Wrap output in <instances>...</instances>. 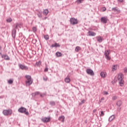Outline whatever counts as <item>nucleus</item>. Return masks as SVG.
Listing matches in <instances>:
<instances>
[{
	"instance_id": "nucleus-36",
	"label": "nucleus",
	"mask_w": 127,
	"mask_h": 127,
	"mask_svg": "<svg viewBox=\"0 0 127 127\" xmlns=\"http://www.w3.org/2000/svg\"><path fill=\"white\" fill-rule=\"evenodd\" d=\"M82 1H83V0H77L76 2H77V3H82Z\"/></svg>"
},
{
	"instance_id": "nucleus-41",
	"label": "nucleus",
	"mask_w": 127,
	"mask_h": 127,
	"mask_svg": "<svg viewBox=\"0 0 127 127\" xmlns=\"http://www.w3.org/2000/svg\"><path fill=\"white\" fill-rule=\"evenodd\" d=\"M44 72H48V68L46 67L45 69H44Z\"/></svg>"
},
{
	"instance_id": "nucleus-38",
	"label": "nucleus",
	"mask_w": 127,
	"mask_h": 127,
	"mask_svg": "<svg viewBox=\"0 0 127 127\" xmlns=\"http://www.w3.org/2000/svg\"><path fill=\"white\" fill-rule=\"evenodd\" d=\"M104 100H105V98L102 97L101 100H99L100 103H102L103 102V101H104Z\"/></svg>"
},
{
	"instance_id": "nucleus-6",
	"label": "nucleus",
	"mask_w": 127,
	"mask_h": 127,
	"mask_svg": "<svg viewBox=\"0 0 127 127\" xmlns=\"http://www.w3.org/2000/svg\"><path fill=\"white\" fill-rule=\"evenodd\" d=\"M50 120H51V118L50 117H44L42 118L41 121L43 123H49L50 122Z\"/></svg>"
},
{
	"instance_id": "nucleus-5",
	"label": "nucleus",
	"mask_w": 127,
	"mask_h": 127,
	"mask_svg": "<svg viewBox=\"0 0 127 127\" xmlns=\"http://www.w3.org/2000/svg\"><path fill=\"white\" fill-rule=\"evenodd\" d=\"M70 23L72 25H75V24H78V20H77V19H75V18H71L70 19Z\"/></svg>"
},
{
	"instance_id": "nucleus-4",
	"label": "nucleus",
	"mask_w": 127,
	"mask_h": 127,
	"mask_svg": "<svg viewBox=\"0 0 127 127\" xmlns=\"http://www.w3.org/2000/svg\"><path fill=\"white\" fill-rule=\"evenodd\" d=\"M2 113L4 116H8V115H10L12 114V110L11 109L4 110L3 111Z\"/></svg>"
},
{
	"instance_id": "nucleus-46",
	"label": "nucleus",
	"mask_w": 127,
	"mask_h": 127,
	"mask_svg": "<svg viewBox=\"0 0 127 127\" xmlns=\"http://www.w3.org/2000/svg\"><path fill=\"white\" fill-rule=\"evenodd\" d=\"M44 95H45V93H43V94H40V97L42 98H43L44 97Z\"/></svg>"
},
{
	"instance_id": "nucleus-11",
	"label": "nucleus",
	"mask_w": 127,
	"mask_h": 127,
	"mask_svg": "<svg viewBox=\"0 0 127 127\" xmlns=\"http://www.w3.org/2000/svg\"><path fill=\"white\" fill-rule=\"evenodd\" d=\"M87 34L89 36H96V33L91 31H88Z\"/></svg>"
},
{
	"instance_id": "nucleus-12",
	"label": "nucleus",
	"mask_w": 127,
	"mask_h": 127,
	"mask_svg": "<svg viewBox=\"0 0 127 127\" xmlns=\"http://www.w3.org/2000/svg\"><path fill=\"white\" fill-rule=\"evenodd\" d=\"M1 58H4L5 60H9L10 58L7 55H3L2 54L1 55Z\"/></svg>"
},
{
	"instance_id": "nucleus-39",
	"label": "nucleus",
	"mask_w": 127,
	"mask_h": 127,
	"mask_svg": "<svg viewBox=\"0 0 127 127\" xmlns=\"http://www.w3.org/2000/svg\"><path fill=\"white\" fill-rule=\"evenodd\" d=\"M107 8L105 7H103L102 9V11H106Z\"/></svg>"
},
{
	"instance_id": "nucleus-18",
	"label": "nucleus",
	"mask_w": 127,
	"mask_h": 127,
	"mask_svg": "<svg viewBox=\"0 0 127 127\" xmlns=\"http://www.w3.org/2000/svg\"><path fill=\"white\" fill-rule=\"evenodd\" d=\"M113 120H115V115H112L109 118V121L112 122Z\"/></svg>"
},
{
	"instance_id": "nucleus-17",
	"label": "nucleus",
	"mask_w": 127,
	"mask_h": 127,
	"mask_svg": "<svg viewBox=\"0 0 127 127\" xmlns=\"http://www.w3.org/2000/svg\"><path fill=\"white\" fill-rule=\"evenodd\" d=\"M116 105L118 107H121V106H122V105H123V102L121 100H119L117 101Z\"/></svg>"
},
{
	"instance_id": "nucleus-51",
	"label": "nucleus",
	"mask_w": 127,
	"mask_h": 127,
	"mask_svg": "<svg viewBox=\"0 0 127 127\" xmlns=\"http://www.w3.org/2000/svg\"><path fill=\"white\" fill-rule=\"evenodd\" d=\"M46 18H47V17H46L44 18V19H46Z\"/></svg>"
},
{
	"instance_id": "nucleus-22",
	"label": "nucleus",
	"mask_w": 127,
	"mask_h": 127,
	"mask_svg": "<svg viewBox=\"0 0 127 127\" xmlns=\"http://www.w3.org/2000/svg\"><path fill=\"white\" fill-rule=\"evenodd\" d=\"M49 12V11H48V9H46L44 10L43 13L45 15H47Z\"/></svg>"
},
{
	"instance_id": "nucleus-43",
	"label": "nucleus",
	"mask_w": 127,
	"mask_h": 127,
	"mask_svg": "<svg viewBox=\"0 0 127 127\" xmlns=\"http://www.w3.org/2000/svg\"><path fill=\"white\" fill-rule=\"evenodd\" d=\"M124 73H127V68L125 67L124 68Z\"/></svg>"
},
{
	"instance_id": "nucleus-29",
	"label": "nucleus",
	"mask_w": 127,
	"mask_h": 127,
	"mask_svg": "<svg viewBox=\"0 0 127 127\" xmlns=\"http://www.w3.org/2000/svg\"><path fill=\"white\" fill-rule=\"evenodd\" d=\"M25 77L26 78L27 80H32V78H31V76L30 75H26Z\"/></svg>"
},
{
	"instance_id": "nucleus-33",
	"label": "nucleus",
	"mask_w": 127,
	"mask_h": 127,
	"mask_svg": "<svg viewBox=\"0 0 127 127\" xmlns=\"http://www.w3.org/2000/svg\"><path fill=\"white\" fill-rule=\"evenodd\" d=\"M8 84H12V83H13V80H12V79H9V80L8 81Z\"/></svg>"
},
{
	"instance_id": "nucleus-20",
	"label": "nucleus",
	"mask_w": 127,
	"mask_h": 127,
	"mask_svg": "<svg viewBox=\"0 0 127 127\" xmlns=\"http://www.w3.org/2000/svg\"><path fill=\"white\" fill-rule=\"evenodd\" d=\"M56 56L57 57H61V56H62V53H61V52H58L56 54Z\"/></svg>"
},
{
	"instance_id": "nucleus-35",
	"label": "nucleus",
	"mask_w": 127,
	"mask_h": 127,
	"mask_svg": "<svg viewBox=\"0 0 127 127\" xmlns=\"http://www.w3.org/2000/svg\"><path fill=\"white\" fill-rule=\"evenodd\" d=\"M37 15L39 17L41 18L42 17V14H41V12H39V13L37 14Z\"/></svg>"
},
{
	"instance_id": "nucleus-34",
	"label": "nucleus",
	"mask_w": 127,
	"mask_h": 127,
	"mask_svg": "<svg viewBox=\"0 0 127 127\" xmlns=\"http://www.w3.org/2000/svg\"><path fill=\"white\" fill-rule=\"evenodd\" d=\"M100 117H104L105 116V113H104V111L101 112V114L100 115Z\"/></svg>"
},
{
	"instance_id": "nucleus-8",
	"label": "nucleus",
	"mask_w": 127,
	"mask_h": 127,
	"mask_svg": "<svg viewBox=\"0 0 127 127\" xmlns=\"http://www.w3.org/2000/svg\"><path fill=\"white\" fill-rule=\"evenodd\" d=\"M86 73H87L88 75H90V76H94V75H95V73H94V71L91 69H87L86 70Z\"/></svg>"
},
{
	"instance_id": "nucleus-26",
	"label": "nucleus",
	"mask_w": 127,
	"mask_h": 127,
	"mask_svg": "<svg viewBox=\"0 0 127 127\" xmlns=\"http://www.w3.org/2000/svg\"><path fill=\"white\" fill-rule=\"evenodd\" d=\"M100 75L101 76V77H102L103 78H105L106 77V73H105V72L102 71L100 73Z\"/></svg>"
},
{
	"instance_id": "nucleus-21",
	"label": "nucleus",
	"mask_w": 127,
	"mask_h": 127,
	"mask_svg": "<svg viewBox=\"0 0 127 127\" xmlns=\"http://www.w3.org/2000/svg\"><path fill=\"white\" fill-rule=\"evenodd\" d=\"M118 69V65H114L112 66V71H115L116 70Z\"/></svg>"
},
{
	"instance_id": "nucleus-47",
	"label": "nucleus",
	"mask_w": 127,
	"mask_h": 127,
	"mask_svg": "<svg viewBox=\"0 0 127 127\" xmlns=\"http://www.w3.org/2000/svg\"><path fill=\"white\" fill-rule=\"evenodd\" d=\"M118 1H119L120 2H123V0H118Z\"/></svg>"
},
{
	"instance_id": "nucleus-45",
	"label": "nucleus",
	"mask_w": 127,
	"mask_h": 127,
	"mask_svg": "<svg viewBox=\"0 0 127 127\" xmlns=\"http://www.w3.org/2000/svg\"><path fill=\"white\" fill-rule=\"evenodd\" d=\"M19 24H16V26H15V29H16L17 28V27L19 26Z\"/></svg>"
},
{
	"instance_id": "nucleus-28",
	"label": "nucleus",
	"mask_w": 127,
	"mask_h": 127,
	"mask_svg": "<svg viewBox=\"0 0 127 127\" xmlns=\"http://www.w3.org/2000/svg\"><path fill=\"white\" fill-rule=\"evenodd\" d=\"M81 49V48H80V47L77 46L75 48V51L76 52H79V51H80V50Z\"/></svg>"
},
{
	"instance_id": "nucleus-49",
	"label": "nucleus",
	"mask_w": 127,
	"mask_h": 127,
	"mask_svg": "<svg viewBox=\"0 0 127 127\" xmlns=\"http://www.w3.org/2000/svg\"><path fill=\"white\" fill-rule=\"evenodd\" d=\"M93 112V113H96V112H97V110L94 109Z\"/></svg>"
},
{
	"instance_id": "nucleus-13",
	"label": "nucleus",
	"mask_w": 127,
	"mask_h": 127,
	"mask_svg": "<svg viewBox=\"0 0 127 127\" xmlns=\"http://www.w3.org/2000/svg\"><path fill=\"white\" fill-rule=\"evenodd\" d=\"M59 121L62 122V123H64V122L65 121V117L64 116H60L59 118Z\"/></svg>"
},
{
	"instance_id": "nucleus-1",
	"label": "nucleus",
	"mask_w": 127,
	"mask_h": 127,
	"mask_svg": "<svg viewBox=\"0 0 127 127\" xmlns=\"http://www.w3.org/2000/svg\"><path fill=\"white\" fill-rule=\"evenodd\" d=\"M119 83L121 87L124 86V80H123V73H119L118 76Z\"/></svg>"
},
{
	"instance_id": "nucleus-3",
	"label": "nucleus",
	"mask_w": 127,
	"mask_h": 127,
	"mask_svg": "<svg viewBox=\"0 0 127 127\" xmlns=\"http://www.w3.org/2000/svg\"><path fill=\"white\" fill-rule=\"evenodd\" d=\"M18 112L22 114H25V115H28V112H26V108L24 107H21L18 109Z\"/></svg>"
},
{
	"instance_id": "nucleus-19",
	"label": "nucleus",
	"mask_w": 127,
	"mask_h": 127,
	"mask_svg": "<svg viewBox=\"0 0 127 127\" xmlns=\"http://www.w3.org/2000/svg\"><path fill=\"white\" fill-rule=\"evenodd\" d=\"M112 10L114 11V12H119V9L117 7L112 8Z\"/></svg>"
},
{
	"instance_id": "nucleus-25",
	"label": "nucleus",
	"mask_w": 127,
	"mask_h": 127,
	"mask_svg": "<svg viewBox=\"0 0 127 127\" xmlns=\"http://www.w3.org/2000/svg\"><path fill=\"white\" fill-rule=\"evenodd\" d=\"M40 94V92L39 91H37L34 93H32L33 96H34V97H35V96H37L38 95H39Z\"/></svg>"
},
{
	"instance_id": "nucleus-15",
	"label": "nucleus",
	"mask_w": 127,
	"mask_h": 127,
	"mask_svg": "<svg viewBox=\"0 0 127 127\" xmlns=\"http://www.w3.org/2000/svg\"><path fill=\"white\" fill-rule=\"evenodd\" d=\"M96 39L98 42H99V43H101L102 42V41H103V38H102V37L100 36L96 37Z\"/></svg>"
},
{
	"instance_id": "nucleus-27",
	"label": "nucleus",
	"mask_w": 127,
	"mask_h": 127,
	"mask_svg": "<svg viewBox=\"0 0 127 127\" xmlns=\"http://www.w3.org/2000/svg\"><path fill=\"white\" fill-rule=\"evenodd\" d=\"M56 104L55 103V101H52L50 102V105L51 106H55Z\"/></svg>"
},
{
	"instance_id": "nucleus-10",
	"label": "nucleus",
	"mask_w": 127,
	"mask_h": 127,
	"mask_svg": "<svg viewBox=\"0 0 127 127\" xmlns=\"http://www.w3.org/2000/svg\"><path fill=\"white\" fill-rule=\"evenodd\" d=\"M101 21L103 23H107L108 21V17H102L101 18Z\"/></svg>"
},
{
	"instance_id": "nucleus-32",
	"label": "nucleus",
	"mask_w": 127,
	"mask_h": 127,
	"mask_svg": "<svg viewBox=\"0 0 127 127\" xmlns=\"http://www.w3.org/2000/svg\"><path fill=\"white\" fill-rule=\"evenodd\" d=\"M117 99H118V96H114L112 97V100L113 101H116V100H117Z\"/></svg>"
},
{
	"instance_id": "nucleus-40",
	"label": "nucleus",
	"mask_w": 127,
	"mask_h": 127,
	"mask_svg": "<svg viewBox=\"0 0 127 127\" xmlns=\"http://www.w3.org/2000/svg\"><path fill=\"white\" fill-rule=\"evenodd\" d=\"M33 31L35 32V31H36V30H37V29H36V27H33Z\"/></svg>"
},
{
	"instance_id": "nucleus-23",
	"label": "nucleus",
	"mask_w": 127,
	"mask_h": 127,
	"mask_svg": "<svg viewBox=\"0 0 127 127\" xmlns=\"http://www.w3.org/2000/svg\"><path fill=\"white\" fill-rule=\"evenodd\" d=\"M71 80H70V78L69 77H66L64 79V81L65 82V83H70V81Z\"/></svg>"
},
{
	"instance_id": "nucleus-9",
	"label": "nucleus",
	"mask_w": 127,
	"mask_h": 127,
	"mask_svg": "<svg viewBox=\"0 0 127 127\" xmlns=\"http://www.w3.org/2000/svg\"><path fill=\"white\" fill-rule=\"evenodd\" d=\"M33 83V79H29L26 81V86H30Z\"/></svg>"
},
{
	"instance_id": "nucleus-30",
	"label": "nucleus",
	"mask_w": 127,
	"mask_h": 127,
	"mask_svg": "<svg viewBox=\"0 0 127 127\" xmlns=\"http://www.w3.org/2000/svg\"><path fill=\"white\" fill-rule=\"evenodd\" d=\"M44 38L46 40H48V39H49V36H48V35H46L44 36Z\"/></svg>"
},
{
	"instance_id": "nucleus-50",
	"label": "nucleus",
	"mask_w": 127,
	"mask_h": 127,
	"mask_svg": "<svg viewBox=\"0 0 127 127\" xmlns=\"http://www.w3.org/2000/svg\"><path fill=\"white\" fill-rule=\"evenodd\" d=\"M84 102H85V100H82L81 103H84Z\"/></svg>"
},
{
	"instance_id": "nucleus-37",
	"label": "nucleus",
	"mask_w": 127,
	"mask_h": 127,
	"mask_svg": "<svg viewBox=\"0 0 127 127\" xmlns=\"http://www.w3.org/2000/svg\"><path fill=\"white\" fill-rule=\"evenodd\" d=\"M121 110H122V107H119L117 108V111H118V112H121Z\"/></svg>"
},
{
	"instance_id": "nucleus-16",
	"label": "nucleus",
	"mask_w": 127,
	"mask_h": 127,
	"mask_svg": "<svg viewBox=\"0 0 127 127\" xmlns=\"http://www.w3.org/2000/svg\"><path fill=\"white\" fill-rule=\"evenodd\" d=\"M51 47H60V45L59 44H58L57 43H55V44L52 45Z\"/></svg>"
},
{
	"instance_id": "nucleus-24",
	"label": "nucleus",
	"mask_w": 127,
	"mask_h": 127,
	"mask_svg": "<svg viewBox=\"0 0 127 127\" xmlns=\"http://www.w3.org/2000/svg\"><path fill=\"white\" fill-rule=\"evenodd\" d=\"M36 65L38 66V67H40L41 66V61L37 62L36 63Z\"/></svg>"
},
{
	"instance_id": "nucleus-7",
	"label": "nucleus",
	"mask_w": 127,
	"mask_h": 127,
	"mask_svg": "<svg viewBox=\"0 0 127 127\" xmlns=\"http://www.w3.org/2000/svg\"><path fill=\"white\" fill-rule=\"evenodd\" d=\"M19 67L21 70H28V67L23 64H19Z\"/></svg>"
},
{
	"instance_id": "nucleus-31",
	"label": "nucleus",
	"mask_w": 127,
	"mask_h": 127,
	"mask_svg": "<svg viewBox=\"0 0 127 127\" xmlns=\"http://www.w3.org/2000/svg\"><path fill=\"white\" fill-rule=\"evenodd\" d=\"M7 22H11L12 21V19L9 18L6 19Z\"/></svg>"
},
{
	"instance_id": "nucleus-14",
	"label": "nucleus",
	"mask_w": 127,
	"mask_h": 127,
	"mask_svg": "<svg viewBox=\"0 0 127 127\" xmlns=\"http://www.w3.org/2000/svg\"><path fill=\"white\" fill-rule=\"evenodd\" d=\"M16 34V30L13 29L12 31V36L13 38H15V34Z\"/></svg>"
},
{
	"instance_id": "nucleus-48",
	"label": "nucleus",
	"mask_w": 127,
	"mask_h": 127,
	"mask_svg": "<svg viewBox=\"0 0 127 127\" xmlns=\"http://www.w3.org/2000/svg\"><path fill=\"white\" fill-rule=\"evenodd\" d=\"M0 51H1V47H0ZM0 55H1V53L0 52Z\"/></svg>"
},
{
	"instance_id": "nucleus-42",
	"label": "nucleus",
	"mask_w": 127,
	"mask_h": 127,
	"mask_svg": "<svg viewBox=\"0 0 127 127\" xmlns=\"http://www.w3.org/2000/svg\"><path fill=\"white\" fill-rule=\"evenodd\" d=\"M48 79V78H47V77H43L44 81H47Z\"/></svg>"
},
{
	"instance_id": "nucleus-44",
	"label": "nucleus",
	"mask_w": 127,
	"mask_h": 127,
	"mask_svg": "<svg viewBox=\"0 0 127 127\" xmlns=\"http://www.w3.org/2000/svg\"><path fill=\"white\" fill-rule=\"evenodd\" d=\"M104 95H109V93L107 91H104Z\"/></svg>"
},
{
	"instance_id": "nucleus-2",
	"label": "nucleus",
	"mask_w": 127,
	"mask_h": 127,
	"mask_svg": "<svg viewBox=\"0 0 127 127\" xmlns=\"http://www.w3.org/2000/svg\"><path fill=\"white\" fill-rule=\"evenodd\" d=\"M110 54H111V50H108L105 51L104 55H105V58H106V59H107V60H111V57H110L109 56V55H110Z\"/></svg>"
}]
</instances>
